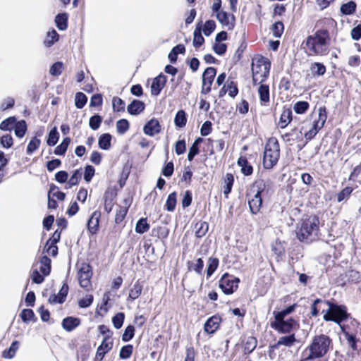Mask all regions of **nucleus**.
Here are the masks:
<instances>
[{"label": "nucleus", "mask_w": 361, "mask_h": 361, "mask_svg": "<svg viewBox=\"0 0 361 361\" xmlns=\"http://www.w3.org/2000/svg\"><path fill=\"white\" fill-rule=\"evenodd\" d=\"M274 321L271 322V327L281 334L290 333L296 326H298L297 322L290 318L287 320L284 317L279 319L274 317Z\"/></svg>", "instance_id": "obj_9"}, {"label": "nucleus", "mask_w": 361, "mask_h": 361, "mask_svg": "<svg viewBox=\"0 0 361 361\" xmlns=\"http://www.w3.org/2000/svg\"><path fill=\"white\" fill-rule=\"evenodd\" d=\"M68 16L66 13H60L56 16L55 23L60 30H65L67 28Z\"/></svg>", "instance_id": "obj_29"}, {"label": "nucleus", "mask_w": 361, "mask_h": 361, "mask_svg": "<svg viewBox=\"0 0 361 361\" xmlns=\"http://www.w3.org/2000/svg\"><path fill=\"white\" fill-rule=\"evenodd\" d=\"M63 63L61 62H56L54 63L49 69V73L51 75L54 76H58L61 75L62 72Z\"/></svg>", "instance_id": "obj_60"}, {"label": "nucleus", "mask_w": 361, "mask_h": 361, "mask_svg": "<svg viewBox=\"0 0 361 361\" xmlns=\"http://www.w3.org/2000/svg\"><path fill=\"white\" fill-rule=\"evenodd\" d=\"M327 114L325 107H319L318 109V118L312 123L311 128L305 133V137L307 140H311L322 129L326 121Z\"/></svg>", "instance_id": "obj_8"}, {"label": "nucleus", "mask_w": 361, "mask_h": 361, "mask_svg": "<svg viewBox=\"0 0 361 361\" xmlns=\"http://www.w3.org/2000/svg\"><path fill=\"white\" fill-rule=\"evenodd\" d=\"M93 302V296L92 295H86L85 297L79 300L78 305L81 308L88 307Z\"/></svg>", "instance_id": "obj_61"}, {"label": "nucleus", "mask_w": 361, "mask_h": 361, "mask_svg": "<svg viewBox=\"0 0 361 361\" xmlns=\"http://www.w3.org/2000/svg\"><path fill=\"white\" fill-rule=\"evenodd\" d=\"M133 347L132 345H126L121 348L119 353V356L121 359L129 358L133 353Z\"/></svg>", "instance_id": "obj_54"}, {"label": "nucleus", "mask_w": 361, "mask_h": 361, "mask_svg": "<svg viewBox=\"0 0 361 361\" xmlns=\"http://www.w3.org/2000/svg\"><path fill=\"white\" fill-rule=\"evenodd\" d=\"M273 252L279 257L284 255L285 249L280 242L276 241L271 246Z\"/></svg>", "instance_id": "obj_59"}, {"label": "nucleus", "mask_w": 361, "mask_h": 361, "mask_svg": "<svg viewBox=\"0 0 361 361\" xmlns=\"http://www.w3.org/2000/svg\"><path fill=\"white\" fill-rule=\"evenodd\" d=\"M129 206L130 201L128 200H125L124 206H120L119 208L116 210L115 216V222L116 224H120L124 219L128 212V209Z\"/></svg>", "instance_id": "obj_22"}, {"label": "nucleus", "mask_w": 361, "mask_h": 361, "mask_svg": "<svg viewBox=\"0 0 361 361\" xmlns=\"http://www.w3.org/2000/svg\"><path fill=\"white\" fill-rule=\"evenodd\" d=\"M329 33L326 30H318L313 35L308 36L302 45L310 56H324L328 52Z\"/></svg>", "instance_id": "obj_2"}, {"label": "nucleus", "mask_w": 361, "mask_h": 361, "mask_svg": "<svg viewBox=\"0 0 361 361\" xmlns=\"http://www.w3.org/2000/svg\"><path fill=\"white\" fill-rule=\"evenodd\" d=\"M100 216H101V213L99 211H95L92 214V215L87 222L88 230L92 233H95L96 231H97Z\"/></svg>", "instance_id": "obj_20"}, {"label": "nucleus", "mask_w": 361, "mask_h": 361, "mask_svg": "<svg viewBox=\"0 0 361 361\" xmlns=\"http://www.w3.org/2000/svg\"><path fill=\"white\" fill-rule=\"evenodd\" d=\"M51 259L46 255L42 256L40 259L39 270L44 276L49 274L51 271Z\"/></svg>", "instance_id": "obj_26"}, {"label": "nucleus", "mask_w": 361, "mask_h": 361, "mask_svg": "<svg viewBox=\"0 0 361 361\" xmlns=\"http://www.w3.org/2000/svg\"><path fill=\"white\" fill-rule=\"evenodd\" d=\"M149 229V225L147 222V219L141 218L136 224L135 231L137 233L142 234Z\"/></svg>", "instance_id": "obj_40"}, {"label": "nucleus", "mask_w": 361, "mask_h": 361, "mask_svg": "<svg viewBox=\"0 0 361 361\" xmlns=\"http://www.w3.org/2000/svg\"><path fill=\"white\" fill-rule=\"evenodd\" d=\"M270 67V62L264 58L259 59L256 63H252V82L255 85L262 83L267 79Z\"/></svg>", "instance_id": "obj_7"}, {"label": "nucleus", "mask_w": 361, "mask_h": 361, "mask_svg": "<svg viewBox=\"0 0 361 361\" xmlns=\"http://www.w3.org/2000/svg\"><path fill=\"white\" fill-rule=\"evenodd\" d=\"M59 138V134L56 127L52 128L48 135L47 143L49 146H54Z\"/></svg>", "instance_id": "obj_41"}, {"label": "nucleus", "mask_w": 361, "mask_h": 361, "mask_svg": "<svg viewBox=\"0 0 361 361\" xmlns=\"http://www.w3.org/2000/svg\"><path fill=\"white\" fill-rule=\"evenodd\" d=\"M266 183L259 179L255 180L247 192L248 204L253 214H256L260 209L262 200V197L265 192Z\"/></svg>", "instance_id": "obj_5"}, {"label": "nucleus", "mask_w": 361, "mask_h": 361, "mask_svg": "<svg viewBox=\"0 0 361 361\" xmlns=\"http://www.w3.org/2000/svg\"><path fill=\"white\" fill-rule=\"evenodd\" d=\"M309 106L310 105L307 102L299 101L294 104L293 109L296 114H302L306 112Z\"/></svg>", "instance_id": "obj_44"}, {"label": "nucleus", "mask_w": 361, "mask_h": 361, "mask_svg": "<svg viewBox=\"0 0 361 361\" xmlns=\"http://www.w3.org/2000/svg\"><path fill=\"white\" fill-rule=\"evenodd\" d=\"M80 324V319L78 317H67L62 320L61 326L64 330L71 332Z\"/></svg>", "instance_id": "obj_18"}, {"label": "nucleus", "mask_w": 361, "mask_h": 361, "mask_svg": "<svg viewBox=\"0 0 361 361\" xmlns=\"http://www.w3.org/2000/svg\"><path fill=\"white\" fill-rule=\"evenodd\" d=\"M292 121V111L290 109H284L280 117L279 125L280 128H286Z\"/></svg>", "instance_id": "obj_23"}, {"label": "nucleus", "mask_w": 361, "mask_h": 361, "mask_svg": "<svg viewBox=\"0 0 361 361\" xmlns=\"http://www.w3.org/2000/svg\"><path fill=\"white\" fill-rule=\"evenodd\" d=\"M112 106L115 111H123L125 109L124 102L117 97L113 98Z\"/></svg>", "instance_id": "obj_55"}, {"label": "nucleus", "mask_w": 361, "mask_h": 361, "mask_svg": "<svg viewBox=\"0 0 361 361\" xmlns=\"http://www.w3.org/2000/svg\"><path fill=\"white\" fill-rule=\"evenodd\" d=\"M322 306L328 307V312H326L323 318L325 321H332L338 324L347 319L348 314L345 306L338 305L328 300L316 299L312 305L311 314L313 317H317L322 309Z\"/></svg>", "instance_id": "obj_1"}, {"label": "nucleus", "mask_w": 361, "mask_h": 361, "mask_svg": "<svg viewBox=\"0 0 361 361\" xmlns=\"http://www.w3.org/2000/svg\"><path fill=\"white\" fill-rule=\"evenodd\" d=\"M80 286L88 290L91 287L90 279L92 276V271L90 265L87 263H82L78 271Z\"/></svg>", "instance_id": "obj_11"}, {"label": "nucleus", "mask_w": 361, "mask_h": 361, "mask_svg": "<svg viewBox=\"0 0 361 361\" xmlns=\"http://www.w3.org/2000/svg\"><path fill=\"white\" fill-rule=\"evenodd\" d=\"M18 341H13L8 349L4 350L2 355L3 357L6 359L13 358L15 356L17 350L18 349Z\"/></svg>", "instance_id": "obj_30"}, {"label": "nucleus", "mask_w": 361, "mask_h": 361, "mask_svg": "<svg viewBox=\"0 0 361 361\" xmlns=\"http://www.w3.org/2000/svg\"><path fill=\"white\" fill-rule=\"evenodd\" d=\"M196 231L195 235L197 238H202L204 236L209 229V225L205 221H200L195 225Z\"/></svg>", "instance_id": "obj_35"}, {"label": "nucleus", "mask_w": 361, "mask_h": 361, "mask_svg": "<svg viewBox=\"0 0 361 361\" xmlns=\"http://www.w3.org/2000/svg\"><path fill=\"white\" fill-rule=\"evenodd\" d=\"M280 157L279 144L276 139H270L267 142L263 156V166L266 169H272Z\"/></svg>", "instance_id": "obj_6"}, {"label": "nucleus", "mask_w": 361, "mask_h": 361, "mask_svg": "<svg viewBox=\"0 0 361 361\" xmlns=\"http://www.w3.org/2000/svg\"><path fill=\"white\" fill-rule=\"evenodd\" d=\"M111 135L109 133L102 135L99 138V146L101 149L107 150L111 147Z\"/></svg>", "instance_id": "obj_28"}, {"label": "nucleus", "mask_w": 361, "mask_h": 361, "mask_svg": "<svg viewBox=\"0 0 361 361\" xmlns=\"http://www.w3.org/2000/svg\"><path fill=\"white\" fill-rule=\"evenodd\" d=\"M87 98L82 92H78L75 97V104L78 109H82L87 103Z\"/></svg>", "instance_id": "obj_46"}, {"label": "nucleus", "mask_w": 361, "mask_h": 361, "mask_svg": "<svg viewBox=\"0 0 361 361\" xmlns=\"http://www.w3.org/2000/svg\"><path fill=\"white\" fill-rule=\"evenodd\" d=\"M59 39V34L55 30L47 33V36L44 42V44L47 47L52 46Z\"/></svg>", "instance_id": "obj_36"}, {"label": "nucleus", "mask_w": 361, "mask_h": 361, "mask_svg": "<svg viewBox=\"0 0 361 361\" xmlns=\"http://www.w3.org/2000/svg\"><path fill=\"white\" fill-rule=\"evenodd\" d=\"M215 27V22L212 20H208L204 25L203 32L206 36H209L212 32H214Z\"/></svg>", "instance_id": "obj_56"}, {"label": "nucleus", "mask_w": 361, "mask_h": 361, "mask_svg": "<svg viewBox=\"0 0 361 361\" xmlns=\"http://www.w3.org/2000/svg\"><path fill=\"white\" fill-rule=\"evenodd\" d=\"M142 288V283L137 281L130 290L129 298L132 300L137 299L141 295Z\"/></svg>", "instance_id": "obj_27"}, {"label": "nucleus", "mask_w": 361, "mask_h": 361, "mask_svg": "<svg viewBox=\"0 0 361 361\" xmlns=\"http://www.w3.org/2000/svg\"><path fill=\"white\" fill-rule=\"evenodd\" d=\"M311 71L314 75H323L326 72V67L323 63L314 62L310 67Z\"/></svg>", "instance_id": "obj_38"}, {"label": "nucleus", "mask_w": 361, "mask_h": 361, "mask_svg": "<svg viewBox=\"0 0 361 361\" xmlns=\"http://www.w3.org/2000/svg\"><path fill=\"white\" fill-rule=\"evenodd\" d=\"M46 252L49 255H51L53 257H55L58 254V247L56 245V244H51L47 245V243H46V245L44 248V252Z\"/></svg>", "instance_id": "obj_63"}, {"label": "nucleus", "mask_w": 361, "mask_h": 361, "mask_svg": "<svg viewBox=\"0 0 361 361\" xmlns=\"http://www.w3.org/2000/svg\"><path fill=\"white\" fill-rule=\"evenodd\" d=\"M238 164L241 167V171L245 176H250L252 173V166L249 164L245 157H240L238 160Z\"/></svg>", "instance_id": "obj_25"}, {"label": "nucleus", "mask_w": 361, "mask_h": 361, "mask_svg": "<svg viewBox=\"0 0 361 361\" xmlns=\"http://www.w3.org/2000/svg\"><path fill=\"white\" fill-rule=\"evenodd\" d=\"M40 140L37 139L36 137H33L27 147V154H32L39 146Z\"/></svg>", "instance_id": "obj_53"}, {"label": "nucleus", "mask_w": 361, "mask_h": 361, "mask_svg": "<svg viewBox=\"0 0 361 361\" xmlns=\"http://www.w3.org/2000/svg\"><path fill=\"white\" fill-rule=\"evenodd\" d=\"M187 122L186 115L183 110H180L176 113L175 116V125L179 128H183Z\"/></svg>", "instance_id": "obj_37"}, {"label": "nucleus", "mask_w": 361, "mask_h": 361, "mask_svg": "<svg viewBox=\"0 0 361 361\" xmlns=\"http://www.w3.org/2000/svg\"><path fill=\"white\" fill-rule=\"evenodd\" d=\"M16 123L15 117H9L4 120L0 124V129L1 130H11Z\"/></svg>", "instance_id": "obj_43"}, {"label": "nucleus", "mask_w": 361, "mask_h": 361, "mask_svg": "<svg viewBox=\"0 0 361 361\" xmlns=\"http://www.w3.org/2000/svg\"><path fill=\"white\" fill-rule=\"evenodd\" d=\"M239 282L238 278L225 273L219 281V288L225 294L229 295L237 289Z\"/></svg>", "instance_id": "obj_10"}, {"label": "nucleus", "mask_w": 361, "mask_h": 361, "mask_svg": "<svg viewBox=\"0 0 361 361\" xmlns=\"http://www.w3.org/2000/svg\"><path fill=\"white\" fill-rule=\"evenodd\" d=\"M257 346V340L254 337H249L245 344L244 350L245 353H252Z\"/></svg>", "instance_id": "obj_50"}, {"label": "nucleus", "mask_w": 361, "mask_h": 361, "mask_svg": "<svg viewBox=\"0 0 361 361\" xmlns=\"http://www.w3.org/2000/svg\"><path fill=\"white\" fill-rule=\"evenodd\" d=\"M113 347V340L110 335L104 336L101 345L97 348L96 358L102 360L105 354L107 353Z\"/></svg>", "instance_id": "obj_13"}, {"label": "nucleus", "mask_w": 361, "mask_h": 361, "mask_svg": "<svg viewBox=\"0 0 361 361\" xmlns=\"http://www.w3.org/2000/svg\"><path fill=\"white\" fill-rule=\"evenodd\" d=\"M34 317L35 314L30 309H25L20 313V317L22 320L25 323L32 321Z\"/></svg>", "instance_id": "obj_57"}, {"label": "nucleus", "mask_w": 361, "mask_h": 361, "mask_svg": "<svg viewBox=\"0 0 361 361\" xmlns=\"http://www.w3.org/2000/svg\"><path fill=\"white\" fill-rule=\"evenodd\" d=\"M176 197L177 194L176 192H173L169 194L166 202V209L169 212H173L175 209L176 205Z\"/></svg>", "instance_id": "obj_42"}, {"label": "nucleus", "mask_w": 361, "mask_h": 361, "mask_svg": "<svg viewBox=\"0 0 361 361\" xmlns=\"http://www.w3.org/2000/svg\"><path fill=\"white\" fill-rule=\"evenodd\" d=\"M145 105L143 102L134 99L128 106V112L131 115H138L145 110Z\"/></svg>", "instance_id": "obj_19"}, {"label": "nucleus", "mask_w": 361, "mask_h": 361, "mask_svg": "<svg viewBox=\"0 0 361 361\" xmlns=\"http://www.w3.org/2000/svg\"><path fill=\"white\" fill-rule=\"evenodd\" d=\"M216 74L214 67L207 68L202 74V94H208L211 91V86Z\"/></svg>", "instance_id": "obj_12"}, {"label": "nucleus", "mask_w": 361, "mask_h": 361, "mask_svg": "<svg viewBox=\"0 0 361 361\" xmlns=\"http://www.w3.org/2000/svg\"><path fill=\"white\" fill-rule=\"evenodd\" d=\"M185 141L184 140L176 142L175 145V152L178 155L183 154L185 152Z\"/></svg>", "instance_id": "obj_64"}, {"label": "nucleus", "mask_w": 361, "mask_h": 361, "mask_svg": "<svg viewBox=\"0 0 361 361\" xmlns=\"http://www.w3.org/2000/svg\"><path fill=\"white\" fill-rule=\"evenodd\" d=\"M331 340L324 334L315 336L312 343L302 353L300 361H310L324 357L329 351Z\"/></svg>", "instance_id": "obj_3"}, {"label": "nucleus", "mask_w": 361, "mask_h": 361, "mask_svg": "<svg viewBox=\"0 0 361 361\" xmlns=\"http://www.w3.org/2000/svg\"><path fill=\"white\" fill-rule=\"evenodd\" d=\"M161 130V126L159 121L156 118H152L144 126L143 131L145 134L149 136H154Z\"/></svg>", "instance_id": "obj_14"}, {"label": "nucleus", "mask_w": 361, "mask_h": 361, "mask_svg": "<svg viewBox=\"0 0 361 361\" xmlns=\"http://www.w3.org/2000/svg\"><path fill=\"white\" fill-rule=\"evenodd\" d=\"M260 102L265 105L269 102V87L267 85H261L258 88Z\"/></svg>", "instance_id": "obj_24"}, {"label": "nucleus", "mask_w": 361, "mask_h": 361, "mask_svg": "<svg viewBox=\"0 0 361 361\" xmlns=\"http://www.w3.org/2000/svg\"><path fill=\"white\" fill-rule=\"evenodd\" d=\"M219 22L228 30H233L235 27V17L233 15L228 16L226 11H221L216 15Z\"/></svg>", "instance_id": "obj_15"}, {"label": "nucleus", "mask_w": 361, "mask_h": 361, "mask_svg": "<svg viewBox=\"0 0 361 361\" xmlns=\"http://www.w3.org/2000/svg\"><path fill=\"white\" fill-rule=\"evenodd\" d=\"M204 42V39L201 35L200 28L197 27L193 33V46L196 48L200 47Z\"/></svg>", "instance_id": "obj_45"}, {"label": "nucleus", "mask_w": 361, "mask_h": 361, "mask_svg": "<svg viewBox=\"0 0 361 361\" xmlns=\"http://www.w3.org/2000/svg\"><path fill=\"white\" fill-rule=\"evenodd\" d=\"M353 192V188L350 187H345L343 189L337 196L338 202H341L345 199H347L350 197L351 192Z\"/></svg>", "instance_id": "obj_62"}, {"label": "nucleus", "mask_w": 361, "mask_h": 361, "mask_svg": "<svg viewBox=\"0 0 361 361\" xmlns=\"http://www.w3.org/2000/svg\"><path fill=\"white\" fill-rule=\"evenodd\" d=\"M70 143L71 138L65 137L62 142L55 148L54 154L56 155H63L66 153Z\"/></svg>", "instance_id": "obj_33"}, {"label": "nucleus", "mask_w": 361, "mask_h": 361, "mask_svg": "<svg viewBox=\"0 0 361 361\" xmlns=\"http://www.w3.org/2000/svg\"><path fill=\"white\" fill-rule=\"evenodd\" d=\"M219 266V259L215 257H209L207 268V275L208 277L211 276Z\"/></svg>", "instance_id": "obj_39"}, {"label": "nucleus", "mask_w": 361, "mask_h": 361, "mask_svg": "<svg viewBox=\"0 0 361 361\" xmlns=\"http://www.w3.org/2000/svg\"><path fill=\"white\" fill-rule=\"evenodd\" d=\"M135 334V328L132 325H128L122 335V340L124 342H128L130 341Z\"/></svg>", "instance_id": "obj_48"}, {"label": "nucleus", "mask_w": 361, "mask_h": 361, "mask_svg": "<svg viewBox=\"0 0 361 361\" xmlns=\"http://www.w3.org/2000/svg\"><path fill=\"white\" fill-rule=\"evenodd\" d=\"M125 319V314L123 312H118L117 313L113 318H112V323L114 324V326L116 329H119L124 322Z\"/></svg>", "instance_id": "obj_49"}, {"label": "nucleus", "mask_w": 361, "mask_h": 361, "mask_svg": "<svg viewBox=\"0 0 361 361\" xmlns=\"http://www.w3.org/2000/svg\"><path fill=\"white\" fill-rule=\"evenodd\" d=\"M221 319L219 316L214 315L209 318L204 324V329L208 334H214L219 327Z\"/></svg>", "instance_id": "obj_16"}, {"label": "nucleus", "mask_w": 361, "mask_h": 361, "mask_svg": "<svg viewBox=\"0 0 361 361\" xmlns=\"http://www.w3.org/2000/svg\"><path fill=\"white\" fill-rule=\"evenodd\" d=\"M319 230V219L315 216L305 219L297 228L296 235L300 242L310 243L317 239Z\"/></svg>", "instance_id": "obj_4"}, {"label": "nucleus", "mask_w": 361, "mask_h": 361, "mask_svg": "<svg viewBox=\"0 0 361 361\" xmlns=\"http://www.w3.org/2000/svg\"><path fill=\"white\" fill-rule=\"evenodd\" d=\"M296 341V338L295 334H290L289 336H285L280 337L277 341V343L273 346L274 348H279L281 345H284L286 347H291L293 345L295 342Z\"/></svg>", "instance_id": "obj_21"}, {"label": "nucleus", "mask_w": 361, "mask_h": 361, "mask_svg": "<svg viewBox=\"0 0 361 361\" xmlns=\"http://www.w3.org/2000/svg\"><path fill=\"white\" fill-rule=\"evenodd\" d=\"M166 82V76L160 74L157 77H156L152 82L151 85V92L153 95H158L161 90L164 87Z\"/></svg>", "instance_id": "obj_17"}, {"label": "nucleus", "mask_w": 361, "mask_h": 361, "mask_svg": "<svg viewBox=\"0 0 361 361\" xmlns=\"http://www.w3.org/2000/svg\"><path fill=\"white\" fill-rule=\"evenodd\" d=\"M15 134L18 137H23L27 130V125L25 121L22 120L16 122L15 126Z\"/></svg>", "instance_id": "obj_32"}, {"label": "nucleus", "mask_w": 361, "mask_h": 361, "mask_svg": "<svg viewBox=\"0 0 361 361\" xmlns=\"http://www.w3.org/2000/svg\"><path fill=\"white\" fill-rule=\"evenodd\" d=\"M273 35L275 37H280L283 32L284 26L282 22H276L271 27Z\"/></svg>", "instance_id": "obj_52"}, {"label": "nucleus", "mask_w": 361, "mask_h": 361, "mask_svg": "<svg viewBox=\"0 0 361 361\" xmlns=\"http://www.w3.org/2000/svg\"><path fill=\"white\" fill-rule=\"evenodd\" d=\"M58 188L54 185H52L49 191V196L55 197L59 200H63L66 195L61 191L56 190Z\"/></svg>", "instance_id": "obj_58"}, {"label": "nucleus", "mask_w": 361, "mask_h": 361, "mask_svg": "<svg viewBox=\"0 0 361 361\" xmlns=\"http://www.w3.org/2000/svg\"><path fill=\"white\" fill-rule=\"evenodd\" d=\"M129 128V123L126 119H120L116 122V129L119 134H124Z\"/></svg>", "instance_id": "obj_47"}, {"label": "nucleus", "mask_w": 361, "mask_h": 361, "mask_svg": "<svg viewBox=\"0 0 361 361\" xmlns=\"http://www.w3.org/2000/svg\"><path fill=\"white\" fill-rule=\"evenodd\" d=\"M356 10V4L353 1H348L346 4H343L341 6V12L343 15H351L355 12Z\"/></svg>", "instance_id": "obj_34"}, {"label": "nucleus", "mask_w": 361, "mask_h": 361, "mask_svg": "<svg viewBox=\"0 0 361 361\" xmlns=\"http://www.w3.org/2000/svg\"><path fill=\"white\" fill-rule=\"evenodd\" d=\"M102 121V118L99 115H97V114L94 115L92 117H90V121H89L90 127L92 130H96L99 128Z\"/></svg>", "instance_id": "obj_51"}, {"label": "nucleus", "mask_w": 361, "mask_h": 361, "mask_svg": "<svg viewBox=\"0 0 361 361\" xmlns=\"http://www.w3.org/2000/svg\"><path fill=\"white\" fill-rule=\"evenodd\" d=\"M203 141V139L201 137L197 138L192 146L190 147L189 152L188 154V159L189 161H192L195 156L198 154L199 153V147L198 145Z\"/></svg>", "instance_id": "obj_31"}]
</instances>
